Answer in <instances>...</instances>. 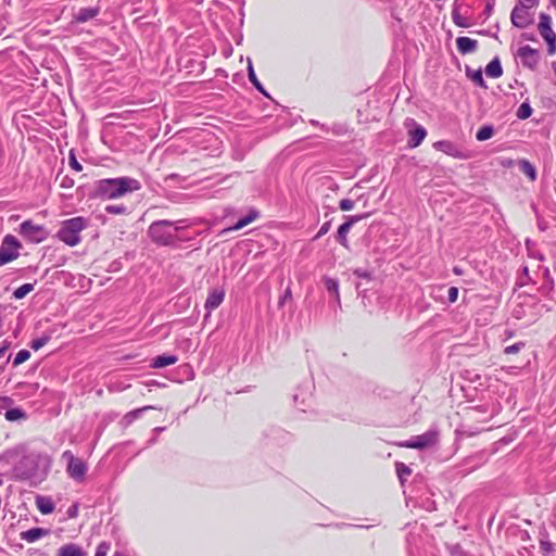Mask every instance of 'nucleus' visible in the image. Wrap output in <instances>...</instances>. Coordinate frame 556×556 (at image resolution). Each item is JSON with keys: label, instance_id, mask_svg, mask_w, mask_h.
I'll use <instances>...</instances> for the list:
<instances>
[{"label": "nucleus", "instance_id": "49530a36", "mask_svg": "<svg viewBox=\"0 0 556 556\" xmlns=\"http://www.w3.org/2000/svg\"><path fill=\"white\" fill-rule=\"evenodd\" d=\"M291 295H292L291 290H290V288H288V289L285 291L283 296L280 299L279 304H280V305H282V304H283V302H285L286 300H288V299H290V298H291Z\"/></svg>", "mask_w": 556, "mask_h": 556}, {"label": "nucleus", "instance_id": "f704fd0d", "mask_svg": "<svg viewBox=\"0 0 556 556\" xmlns=\"http://www.w3.org/2000/svg\"><path fill=\"white\" fill-rule=\"evenodd\" d=\"M48 341H49V337L37 338L31 341L30 346L33 350L38 351L39 349L45 346L48 343Z\"/></svg>", "mask_w": 556, "mask_h": 556}, {"label": "nucleus", "instance_id": "393cba45", "mask_svg": "<svg viewBox=\"0 0 556 556\" xmlns=\"http://www.w3.org/2000/svg\"><path fill=\"white\" fill-rule=\"evenodd\" d=\"M248 76H249V80L253 84V86L260 91L262 92L263 94L265 96H268L267 92L265 91L264 87L262 86V84L260 83V80L257 79L256 77V74L254 72V68H253V65H252V62L251 60L249 59V65H248Z\"/></svg>", "mask_w": 556, "mask_h": 556}, {"label": "nucleus", "instance_id": "2eb2a0df", "mask_svg": "<svg viewBox=\"0 0 556 556\" xmlns=\"http://www.w3.org/2000/svg\"><path fill=\"white\" fill-rule=\"evenodd\" d=\"M410 123L414 125V128L409 130L408 146L410 148H417L426 138L427 130L425 127L417 125L413 119Z\"/></svg>", "mask_w": 556, "mask_h": 556}, {"label": "nucleus", "instance_id": "9d476101", "mask_svg": "<svg viewBox=\"0 0 556 556\" xmlns=\"http://www.w3.org/2000/svg\"><path fill=\"white\" fill-rule=\"evenodd\" d=\"M20 233L27 240L41 242L45 240V229L42 226L35 225L30 220H25L20 226Z\"/></svg>", "mask_w": 556, "mask_h": 556}, {"label": "nucleus", "instance_id": "39448f33", "mask_svg": "<svg viewBox=\"0 0 556 556\" xmlns=\"http://www.w3.org/2000/svg\"><path fill=\"white\" fill-rule=\"evenodd\" d=\"M62 458L67 460L66 472L76 482H83L86 479L88 466L81 458L75 457L71 451H65Z\"/></svg>", "mask_w": 556, "mask_h": 556}, {"label": "nucleus", "instance_id": "dca6fc26", "mask_svg": "<svg viewBox=\"0 0 556 556\" xmlns=\"http://www.w3.org/2000/svg\"><path fill=\"white\" fill-rule=\"evenodd\" d=\"M50 530L43 528H31L29 530L21 532L20 536L23 541L27 543H34L41 538L48 535Z\"/></svg>", "mask_w": 556, "mask_h": 556}, {"label": "nucleus", "instance_id": "09e8293b", "mask_svg": "<svg viewBox=\"0 0 556 556\" xmlns=\"http://www.w3.org/2000/svg\"><path fill=\"white\" fill-rule=\"evenodd\" d=\"M10 343L4 341L3 344L0 346V358L4 355L7 350L9 349Z\"/></svg>", "mask_w": 556, "mask_h": 556}, {"label": "nucleus", "instance_id": "e433bc0d", "mask_svg": "<svg viewBox=\"0 0 556 556\" xmlns=\"http://www.w3.org/2000/svg\"><path fill=\"white\" fill-rule=\"evenodd\" d=\"M110 543L101 542L97 547L94 556H106L108 552L110 551Z\"/></svg>", "mask_w": 556, "mask_h": 556}, {"label": "nucleus", "instance_id": "473e14b6", "mask_svg": "<svg viewBox=\"0 0 556 556\" xmlns=\"http://www.w3.org/2000/svg\"><path fill=\"white\" fill-rule=\"evenodd\" d=\"M30 357V353L29 351L27 350H21L18 351V353L15 355V358L13 361V365L14 366H18L23 363H25L28 358Z\"/></svg>", "mask_w": 556, "mask_h": 556}, {"label": "nucleus", "instance_id": "a18cd8bd", "mask_svg": "<svg viewBox=\"0 0 556 556\" xmlns=\"http://www.w3.org/2000/svg\"><path fill=\"white\" fill-rule=\"evenodd\" d=\"M70 165L76 172H80L83 169V166L78 163V161L73 154H71L70 156Z\"/></svg>", "mask_w": 556, "mask_h": 556}, {"label": "nucleus", "instance_id": "cd10ccee", "mask_svg": "<svg viewBox=\"0 0 556 556\" xmlns=\"http://www.w3.org/2000/svg\"><path fill=\"white\" fill-rule=\"evenodd\" d=\"M34 290L33 283H24L13 292V296L17 300L25 298L29 292Z\"/></svg>", "mask_w": 556, "mask_h": 556}, {"label": "nucleus", "instance_id": "4be33fe9", "mask_svg": "<svg viewBox=\"0 0 556 556\" xmlns=\"http://www.w3.org/2000/svg\"><path fill=\"white\" fill-rule=\"evenodd\" d=\"M485 74L492 78H498L503 74L501 62L497 58L493 59L485 67Z\"/></svg>", "mask_w": 556, "mask_h": 556}, {"label": "nucleus", "instance_id": "ddd939ff", "mask_svg": "<svg viewBox=\"0 0 556 556\" xmlns=\"http://www.w3.org/2000/svg\"><path fill=\"white\" fill-rule=\"evenodd\" d=\"M224 298L225 291L223 289H214L208 293L204 305L207 311L205 318L210 316L213 309L217 308L223 303Z\"/></svg>", "mask_w": 556, "mask_h": 556}, {"label": "nucleus", "instance_id": "37998d69", "mask_svg": "<svg viewBox=\"0 0 556 556\" xmlns=\"http://www.w3.org/2000/svg\"><path fill=\"white\" fill-rule=\"evenodd\" d=\"M453 21L459 27H468V24L465 22L462 15L456 12L453 13Z\"/></svg>", "mask_w": 556, "mask_h": 556}, {"label": "nucleus", "instance_id": "c9c22d12", "mask_svg": "<svg viewBox=\"0 0 556 556\" xmlns=\"http://www.w3.org/2000/svg\"><path fill=\"white\" fill-rule=\"evenodd\" d=\"M105 212L109 214H124L126 212V207L124 205H108L105 206Z\"/></svg>", "mask_w": 556, "mask_h": 556}, {"label": "nucleus", "instance_id": "603ef678", "mask_svg": "<svg viewBox=\"0 0 556 556\" xmlns=\"http://www.w3.org/2000/svg\"><path fill=\"white\" fill-rule=\"evenodd\" d=\"M355 274L358 276V277H366V273H363L361 270H356Z\"/></svg>", "mask_w": 556, "mask_h": 556}, {"label": "nucleus", "instance_id": "7ed1b4c3", "mask_svg": "<svg viewBox=\"0 0 556 556\" xmlns=\"http://www.w3.org/2000/svg\"><path fill=\"white\" fill-rule=\"evenodd\" d=\"M87 227V222L83 217L66 219L58 232L61 241L70 247H75L80 242V232Z\"/></svg>", "mask_w": 556, "mask_h": 556}, {"label": "nucleus", "instance_id": "f8f14e48", "mask_svg": "<svg viewBox=\"0 0 556 556\" xmlns=\"http://www.w3.org/2000/svg\"><path fill=\"white\" fill-rule=\"evenodd\" d=\"M433 148L455 159L464 160L466 154L462 152L453 142L441 140L433 143Z\"/></svg>", "mask_w": 556, "mask_h": 556}, {"label": "nucleus", "instance_id": "0eeeda50", "mask_svg": "<svg viewBox=\"0 0 556 556\" xmlns=\"http://www.w3.org/2000/svg\"><path fill=\"white\" fill-rule=\"evenodd\" d=\"M538 29L542 38L546 41L548 46V53H556V34L552 28V18L549 15L542 13L540 15V22L538 25Z\"/></svg>", "mask_w": 556, "mask_h": 556}, {"label": "nucleus", "instance_id": "c03bdc74", "mask_svg": "<svg viewBox=\"0 0 556 556\" xmlns=\"http://www.w3.org/2000/svg\"><path fill=\"white\" fill-rule=\"evenodd\" d=\"M330 229V222H327L321 225L320 229L318 230L317 235L315 236V239L323 237L326 235Z\"/></svg>", "mask_w": 556, "mask_h": 556}, {"label": "nucleus", "instance_id": "aec40b11", "mask_svg": "<svg viewBox=\"0 0 556 556\" xmlns=\"http://www.w3.org/2000/svg\"><path fill=\"white\" fill-rule=\"evenodd\" d=\"M98 14H99L98 8H81L75 13L74 20L78 23H85L89 20H92Z\"/></svg>", "mask_w": 556, "mask_h": 556}, {"label": "nucleus", "instance_id": "c85d7f7f", "mask_svg": "<svg viewBox=\"0 0 556 556\" xmlns=\"http://www.w3.org/2000/svg\"><path fill=\"white\" fill-rule=\"evenodd\" d=\"M152 408H153V406H144V407L131 410L124 416V420L126 424H131L135 419L140 417L143 412H146L148 409H152Z\"/></svg>", "mask_w": 556, "mask_h": 556}, {"label": "nucleus", "instance_id": "58836bf2", "mask_svg": "<svg viewBox=\"0 0 556 556\" xmlns=\"http://www.w3.org/2000/svg\"><path fill=\"white\" fill-rule=\"evenodd\" d=\"M522 346H523V343L518 342V343L506 346L504 352H505V354H515V353H518Z\"/></svg>", "mask_w": 556, "mask_h": 556}, {"label": "nucleus", "instance_id": "8fccbe9b", "mask_svg": "<svg viewBox=\"0 0 556 556\" xmlns=\"http://www.w3.org/2000/svg\"><path fill=\"white\" fill-rule=\"evenodd\" d=\"M61 186L63 188H68V187H72L73 186V180L72 179H68V178H64Z\"/></svg>", "mask_w": 556, "mask_h": 556}, {"label": "nucleus", "instance_id": "f257e3e1", "mask_svg": "<svg viewBox=\"0 0 556 556\" xmlns=\"http://www.w3.org/2000/svg\"><path fill=\"white\" fill-rule=\"evenodd\" d=\"M51 466L48 455L41 453H29L24 456L15 466L14 475L18 479H43Z\"/></svg>", "mask_w": 556, "mask_h": 556}, {"label": "nucleus", "instance_id": "6e6d98bb", "mask_svg": "<svg viewBox=\"0 0 556 556\" xmlns=\"http://www.w3.org/2000/svg\"><path fill=\"white\" fill-rule=\"evenodd\" d=\"M551 3L556 8V0H551Z\"/></svg>", "mask_w": 556, "mask_h": 556}, {"label": "nucleus", "instance_id": "864d4df0", "mask_svg": "<svg viewBox=\"0 0 556 556\" xmlns=\"http://www.w3.org/2000/svg\"><path fill=\"white\" fill-rule=\"evenodd\" d=\"M454 273L457 274V275L462 274L460 269H458L457 267L454 268Z\"/></svg>", "mask_w": 556, "mask_h": 556}, {"label": "nucleus", "instance_id": "a19ab883", "mask_svg": "<svg viewBox=\"0 0 556 556\" xmlns=\"http://www.w3.org/2000/svg\"><path fill=\"white\" fill-rule=\"evenodd\" d=\"M539 4V0H518L516 5L525 7V8H534Z\"/></svg>", "mask_w": 556, "mask_h": 556}, {"label": "nucleus", "instance_id": "3c124183", "mask_svg": "<svg viewBox=\"0 0 556 556\" xmlns=\"http://www.w3.org/2000/svg\"><path fill=\"white\" fill-rule=\"evenodd\" d=\"M67 514H68V516H70L71 518L76 517V515H77V506L75 505V506L71 507V508L68 509Z\"/></svg>", "mask_w": 556, "mask_h": 556}, {"label": "nucleus", "instance_id": "9b49d317", "mask_svg": "<svg viewBox=\"0 0 556 556\" xmlns=\"http://www.w3.org/2000/svg\"><path fill=\"white\" fill-rule=\"evenodd\" d=\"M517 56L522 65L529 68H534L540 61L539 51L530 46L520 47L517 51Z\"/></svg>", "mask_w": 556, "mask_h": 556}, {"label": "nucleus", "instance_id": "a211bd4d", "mask_svg": "<svg viewBox=\"0 0 556 556\" xmlns=\"http://www.w3.org/2000/svg\"><path fill=\"white\" fill-rule=\"evenodd\" d=\"M258 215L260 213L256 210H251L247 216L240 218L232 227H229L225 231L240 230L256 220Z\"/></svg>", "mask_w": 556, "mask_h": 556}, {"label": "nucleus", "instance_id": "5701e85b", "mask_svg": "<svg viewBox=\"0 0 556 556\" xmlns=\"http://www.w3.org/2000/svg\"><path fill=\"white\" fill-rule=\"evenodd\" d=\"M36 504L39 511L43 515L51 514L54 510V504L49 497L38 496Z\"/></svg>", "mask_w": 556, "mask_h": 556}, {"label": "nucleus", "instance_id": "5fc2aeb1", "mask_svg": "<svg viewBox=\"0 0 556 556\" xmlns=\"http://www.w3.org/2000/svg\"><path fill=\"white\" fill-rule=\"evenodd\" d=\"M163 430H164V428H162V427L155 428V431H157V432H162Z\"/></svg>", "mask_w": 556, "mask_h": 556}, {"label": "nucleus", "instance_id": "13d9d810", "mask_svg": "<svg viewBox=\"0 0 556 556\" xmlns=\"http://www.w3.org/2000/svg\"><path fill=\"white\" fill-rule=\"evenodd\" d=\"M555 73H556V67H555Z\"/></svg>", "mask_w": 556, "mask_h": 556}, {"label": "nucleus", "instance_id": "7c9ffc66", "mask_svg": "<svg viewBox=\"0 0 556 556\" xmlns=\"http://www.w3.org/2000/svg\"><path fill=\"white\" fill-rule=\"evenodd\" d=\"M395 467H396V473H397L401 482H403L404 479L406 477H408L412 472V470L404 463H396Z\"/></svg>", "mask_w": 556, "mask_h": 556}, {"label": "nucleus", "instance_id": "20e7f679", "mask_svg": "<svg viewBox=\"0 0 556 556\" xmlns=\"http://www.w3.org/2000/svg\"><path fill=\"white\" fill-rule=\"evenodd\" d=\"M148 235L159 245H170L175 241L172 222L165 219L153 222L149 226Z\"/></svg>", "mask_w": 556, "mask_h": 556}, {"label": "nucleus", "instance_id": "c756f323", "mask_svg": "<svg viewBox=\"0 0 556 556\" xmlns=\"http://www.w3.org/2000/svg\"><path fill=\"white\" fill-rule=\"evenodd\" d=\"M531 114H532V108L530 106V104L528 102L521 103L516 112V116L519 119H527L531 116Z\"/></svg>", "mask_w": 556, "mask_h": 556}, {"label": "nucleus", "instance_id": "ea45409f", "mask_svg": "<svg viewBox=\"0 0 556 556\" xmlns=\"http://www.w3.org/2000/svg\"><path fill=\"white\" fill-rule=\"evenodd\" d=\"M341 211H351L354 207V201L350 199H342L339 203Z\"/></svg>", "mask_w": 556, "mask_h": 556}, {"label": "nucleus", "instance_id": "f3484780", "mask_svg": "<svg viewBox=\"0 0 556 556\" xmlns=\"http://www.w3.org/2000/svg\"><path fill=\"white\" fill-rule=\"evenodd\" d=\"M456 47L462 54H468L477 50L478 41L469 37H458L456 39Z\"/></svg>", "mask_w": 556, "mask_h": 556}, {"label": "nucleus", "instance_id": "de8ad7c7", "mask_svg": "<svg viewBox=\"0 0 556 556\" xmlns=\"http://www.w3.org/2000/svg\"><path fill=\"white\" fill-rule=\"evenodd\" d=\"M541 547L545 552H551L553 549V545L549 542H541Z\"/></svg>", "mask_w": 556, "mask_h": 556}, {"label": "nucleus", "instance_id": "f03ea898", "mask_svg": "<svg viewBox=\"0 0 556 556\" xmlns=\"http://www.w3.org/2000/svg\"><path fill=\"white\" fill-rule=\"evenodd\" d=\"M141 184L130 177L101 179L96 185L94 193L98 198L111 200L138 191Z\"/></svg>", "mask_w": 556, "mask_h": 556}, {"label": "nucleus", "instance_id": "4468645a", "mask_svg": "<svg viewBox=\"0 0 556 556\" xmlns=\"http://www.w3.org/2000/svg\"><path fill=\"white\" fill-rule=\"evenodd\" d=\"M367 215H354V216H350L349 217V220L343 223L339 229H338V241L343 245V247H348V239H346V236L349 233V231L351 230L352 226L362 220L364 217H366Z\"/></svg>", "mask_w": 556, "mask_h": 556}, {"label": "nucleus", "instance_id": "2f4dec72", "mask_svg": "<svg viewBox=\"0 0 556 556\" xmlns=\"http://www.w3.org/2000/svg\"><path fill=\"white\" fill-rule=\"evenodd\" d=\"M467 74L475 84H477L478 86L483 87V88L486 87L481 70H477L471 73L467 72Z\"/></svg>", "mask_w": 556, "mask_h": 556}, {"label": "nucleus", "instance_id": "1a4fd4ad", "mask_svg": "<svg viewBox=\"0 0 556 556\" xmlns=\"http://www.w3.org/2000/svg\"><path fill=\"white\" fill-rule=\"evenodd\" d=\"M510 21L515 27L523 29L533 23V13L530 8L516 5L511 11Z\"/></svg>", "mask_w": 556, "mask_h": 556}, {"label": "nucleus", "instance_id": "bb28decb", "mask_svg": "<svg viewBox=\"0 0 556 556\" xmlns=\"http://www.w3.org/2000/svg\"><path fill=\"white\" fill-rule=\"evenodd\" d=\"M493 135H494V128L491 125H485L477 131L476 138L479 141H484V140L490 139Z\"/></svg>", "mask_w": 556, "mask_h": 556}, {"label": "nucleus", "instance_id": "423d86ee", "mask_svg": "<svg viewBox=\"0 0 556 556\" xmlns=\"http://www.w3.org/2000/svg\"><path fill=\"white\" fill-rule=\"evenodd\" d=\"M20 248L21 244L14 236H5L0 247V266L17 258L20 255Z\"/></svg>", "mask_w": 556, "mask_h": 556}, {"label": "nucleus", "instance_id": "6ab92c4d", "mask_svg": "<svg viewBox=\"0 0 556 556\" xmlns=\"http://www.w3.org/2000/svg\"><path fill=\"white\" fill-rule=\"evenodd\" d=\"M58 556H86V552L77 544L68 543L59 548Z\"/></svg>", "mask_w": 556, "mask_h": 556}, {"label": "nucleus", "instance_id": "4c0bfd02", "mask_svg": "<svg viewBox=\"0 0 556 556\" xmlns=\"http://www.w3.org/2000/svg\"><path fill=\"white\" fill-rule=\"evenodd\" d=\"M189 226H190V224L185 219L172 222V228L174 229V231H180L182 229L188 228Z\"/></svg>", "mask_w": 556, "mask_h": 556}, {"label": "nucleus", "instance_id": "4d7b16f0", "mask_svg": "<svg viewBox=\"0 0 556 556\" xmlns=\"http://www.w3.org/2000/svg\"><path fill=\"white\" fill-rule=\"evenodd\" d=\"M555 73H556V67H555Z\"/></svg>", "mask_w": 556, "mask_h": 556}, {"label": "nucleus", "instance_id": "b1692460", "mask_svg": "<svg viewBox=\"0 0 556 556\" xmlns=\"http://www.w3.org/2000/svg\"><path fill=\"white\" fill-rule=\"evenodd\" d=\"M324 282L327 291L336 298L338 303H340L339 282L329 277H325Z\"/></svg>", "mask_w": 556, "mask_h": 556}, {"label": "nucleus", "instance_id": "412c9836", "mask_svg": "<svg viewBox=\"0 0 556 556\" xmlns=\"http://www.w3.org/2000/svg\"><path fill=\"white\" fill-rule=\"evenodd\" d=\"M178 358L175 355H160L152 362L153 368H163L177 363Z\"/></svg>", "mask_w": 556, "mask_h": 556}, {"label": "nucleus", "instance_id": "a878e982", "mask_svg": "<svg viewBox=\"0 0 556 556\" xmlns=\"http://www.w3.org/2000/svg\"><path fill=\"white\" fill-rule=\"evenodd\" d=\"M521 172L530 178V180L536 179V169L535 167L527 160H521L519 162Z\"/></svg>", "mask_w": 556, "mask_h": 556}, {"label": "nucleus", "instance_id": "79ce46f5", "mask_svg": "<svg viewBox=\"0 0 556 556\" xmlns=\"http://www.w3.org/2000/svg\"><path fill=\"white\" fill-rule=\"evenodd\" d=\"M448 301L454 303L458 298V289L456 287H451L447 291Z\"/></svg>", "mask_w": 556, "mask_h": 556}, {"label": "nucleus", "instance_id": "72a5a7b5", "mask_svg": "<svg viewBox=\"0 0 556 556\" xmlns=\"http://www.w3.org/2000/svg\"><path fill=\"white\" fill-rule=\"evenodd\" d=\"M22 417H24V413L18 408L9 409L5 413V418L10 421L18 420Z\"/></svg>", "mask_w": 556, "mask_h": 556}, {"label": "nucleus", "instance_id": "6e6552de", "mask_svg": "<svg viewBox=\"0 0 556 556\" xmlns=\"http://www.w3.org/2000/svg\"><path fill=\"white\" fill-rule=\"evenodd\" d=\"M437 431H428L424 434L413 437L408 441L400 442L397 445L401 447L422 450L434 445L437 443Z\"/></svg>", "mask_w": 556, "mask_h": 556}]
</instances>
